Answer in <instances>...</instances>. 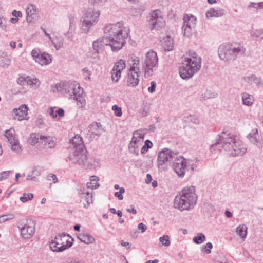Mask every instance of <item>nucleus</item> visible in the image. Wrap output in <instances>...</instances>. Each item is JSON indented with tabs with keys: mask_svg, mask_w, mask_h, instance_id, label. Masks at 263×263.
<instances>
[{
	"mask_svg": "<svg viewBox=\"0 0 263 263\" xmlns=\"http://www.w3.org/2000/svg\"><path fill=\"white\" fill-rule=\"evenodd\" d=\"M105 36L100 37L92 43L93 50L101 52L105 46L109 45L113 51H118L124 46L125 40L128 36L129 29L123 22H119L106 25L104 28Z\"/></svg>",
	"mask_w": 263,
	"mask_h": 263,
	"instance_id": "obj_1",
	"label": "nucleus"
},
{
	"mask_svg": "<svg viewBox=\"0 0 263 263\" xmlns=\"http://www.w3.org/2000/svg\"><path fill=\"white\" fill-rule=\"evenodd\" d=\"M219 145L230 156L244 155L247 152L246 145L237 137L223 133L219 135L216 142L212 146Z\"/></svg>",
	"mask_w": 263,
	"mask_h": 263,
	"instance_id": "obj_2",
	"label": "nucleus"
},
{
	"mask_svg": "<svg viewBox=\"0 0 263 263\" xmlns=\"http://www.w3.org/2000/svg\"><path fill=\"white\" fill-rule=\"evenodd\" d=\"M52 90L54 92L61 91L68 94V98L77 101V105L80 107H84L86 104L83 89L75 81L57 83L52 86Z\"/></svg>",
	"mask_w": 263,
	"mask_h": 263,
	"instance_id": "obj_3",
	"label": "nucleus"
},
{
	"mask_svg": "<svg viewBox=\"0 0 263 263\" xmlns=\"http://www.w3.org/2000/svg\"><path fill=\"white\" fill-rule=\"evenodd\" d=\"M197 199L195 187L192 185L186 186L175 196L173 206L175 209L180 211H190L194 208Z\"/></svg>",
	"mask_w": 263,
	"mask_h": 263,
	"instance_id": "obj_4",
	"label": "nucleus"
},
{
	"mask_svg": "<svg viewBox=\"0 0 263 263\" xmlns=\"http://www.w3.org/2000/svg\"><path fill=\"white\" fill-rule=\"evenodd\" d=\"M201 58L194 51H190L185 58L183 65L179 68L183 79H189L198 72L201 67Z\"/></svg>",
	"mask_w": 263,
	"mask_h": 263,
	"instance_id": "obj_5",
	"label": "nucleus"
},
{
	"mask_svg": "<svg viewBox=\"0 0 263 263\" xmlns=\"http://www.w3.org/2000/svg\"><path fill=\"white\" fill-rule=\"evenodd\" d=\"M218 55L221 60L229 63L235 60L238 56L244 52L243 48L236 43H225L218 48Z\"/></svg>",
	"mask_w": 263,
	"mask_h": 263,
	"instance_id": "obj_6",
	"label": "nucleus"
},
{
	"mask_svg": "<svg viewBox=\"0 0 263 263\" xmlns=\"http://www.w3.org/2000/svg\"><path fill=\"white\" fill-rule=\"evenodd\" d=\"M142 69L146 78L152 76L158 67V58L156 52L147 51L142 58Z\"/></svg>",
	"mask_w": 263,
	"mask_h": 263,
	"instance_id": "obj_7",
	"label": "nucleus"
},
{
	"mask_svg": "<svg viewBox=\"0 0 263 263\" xmlns=\"http://www.w3.org/2000/svg\"><path fill=\"white\" fill-rule=\"evenodd\" d=\"M73 239L69 235L62 233L56 236L52 242H50V249L54 252H62L73 245Z\"/></svg>",
	"mask_w": 263,
	"mask_h": 263,
	"instance_id": "obj_8",
	"label": "nucleus"
},
{
	"mask_svg": "<svg viewBox=\"0 0 263 263\" xmlns=\"http://www.w3.org/2000/svg\"><path fill=\"white\" fill-rule=\"evenodd\" d=\"M100 15V11L92 10L87 11L81 18V29L83 33H88L91 28L96 24Z\"/></svg>",
	"mask_w": 263,
	"mask_h": 263,
	"instance_id": "obj_9",
	"label": "nucleus"
},
{
	"mask_svg": "<svg viewBox=\"0 0 263 263\" xmlns=\"http://www.w3.org/2000/svg\"><path fill=\"white\" fill-rule=\"evenodd\" d=\"M177 157L175 153L168 148H164L161 151L157 158L159 170L162 172L167 170L168 163L176 160Z\"/></svg>",
	"mask_w": 263,
	"mask_h": 263,
	"instance_id": "obj_10",
	"label": "nucleus"
},
{
	"mask_svg": "<svg viewBox=\"0 0 263 263\" xmlns=\"http://www.w3.org/2000/svg\"><path fill=\"white\" fill-rule=\"evenodd\" d=\"M173 165L174 172L179 177H183L188 167L191 166L192 170H194L196 166L192 160L186 159L182 157H177Z\"/></svg>",
	"mask_w": 263,
	"mask_h": 263,
	"instance_id": "obj_11",
	"label": "nucleus"
},
{
	"mask_svg": "<svg viewBox=\"0 0 263 263\" xmlns=\"http://www.w3.org/2000/svg\"><path fill=\"white\" fill-rule=\"evenodd\" d=\"M68 158L74 164H78L84 168H92L93 164L88 161L86 154V150L83 149L82 151L74 150L72 154L70 155Z\"/></svg>",
	"mask_w": 263,
	"mask_h": 263,
	"instance_id": "obj_12",
	"label": "nucleus"
},
{
	"mask_svg": "<svg viewBox=\"0 0 263 263\" xmlns=\"http://www.w3.org/2000/svg\"><path fill=\"white\" fill-rule=\"evenodd\" d=\"M197 18L191 14H186L183 18L182 32L186 37H191L195 32Z\"/></svg>",
	"mask_w": 263,
	"mask_h": 263,
	"instance_id": "obj_13",
	"label": "nucleus"
},
{
	"mask_svg": "<svg viewBox=\"0 0 263 263\" xmlns=\"http://www.w3.org/2000/svg\"><path fill=\"white\" fill-rule=\"evenodd\" d=\"M144 136L140 130H137L133 133V138L129 144L128 148L130 153L138 156L139 148L142 145Z\"/></svg>",
	"mask_w": 263,
	"mask_h": 263,
	"instance_id": "obj_14",
	"label": "nucleus"
},
{
	"mask_svg": "<svg viewBox=\"0 0 263 263\" xmlns=\"http://www.w3.org/2000/svg\"><path fill=\"white\" fill-rule=\"evenodd\" d=\"M80 198V203L87 209L93 202V191L87 188L81 187L78 190Z\"/></svg>",
	"mask_w": 263,
	"mask_h": 263,
	"instance_id": "obj_15",
	"label": "nucleus"
},
{
	"mask_svg": "<svg viewBox=\"0 0 263 263\" xmlns=\"http://www.w3.org/2000/svg\"><path fill=\"white\" fill-rule=\"evenodd\" d=\"M152 29H158L165 24L164 16L162 12L159 10H155L151 13L149 20Z\"/></svg>",
	"mask_w": 263,
	"mask_h": 263,
	"instance_id": "obj_16",
	"label": "nucleus"
},
{
	"mask_svg": "<svg viewBox=\"0 0 263 263\" xmlns=\"http://www.w3.org/2000/svg\"><path fill=\"white\" fill-rule=\"evenodd\" d=\"M20 232V236L22 239H30L35 232V227L33 222L25 224L18 226Z\"/></svg>",
	"mask_w": 263,
	"mask_h": 263,
	"instance_id": "obj_17",
	"label": "nucleus"
},
{
	"mask_svg": "<svg viewBox=\"0 0 263 263\" xmlns=\"http://www.w3.org/2000/svg\"><path fill=\"white\" fill-rule=\"evenodd\" d=\"M28 107L25 104L21 105L18 108H14L12 111L14 118L19 121L28 120Z\"/></svg>",
	"mask_w": 263,
	"mask_h": 263,
	"instance_id": "obj_18",
	"label": "nucleus"
},
{
	"mask_svg": "<svg viewBox=\"0 0 263 263\" xmlns=\"http://www.w3.org/2000/svg\"><path fill=\"white\" fill-rule=\"evenodd\" d=\"M102 130L101 123L95 122L89 126L87 135L91 140L97 139L101 135Z\"/></svg>",
	"mask_w": 263,
	"mask_h": 263,
	"instance_id": "obj_19",
	"label": "nucleus"
},
{
	"mask_svg": "<svg viewBox=\"0 0 263 263\" xmlns=\"http://www.w3.org/2000/svg\"><path fill=\"white\" fill-rule=\"evenodd\" d=\"M31 56L35 62L41 65H46L49 64L48 54L45 52L41 53L39 50L33 49L31 52Z\"/></svg>",
	"mask_w": 263,
	"mask_h": 263,
	"instance_id": "obj_20",
	"label": "nucleus"
},
{
	"mask_svg": "<svg viewBox=\"0 0 263 263\" xmlns=\"http://www.w3.org/2000/svg\"><path fill=\"white\" fill-rule=\"evenodd\" d=\"M141 75L140 71H128L127 73V85L135 87L138 85L140 81Z\"/></svg>",
	"mask_w": 263,
	"mask_h": 263,
	"instance_id": "obj_21",
	"label": "nucleus"
},
{
	"mask_svg": "<svg viewBox=\"0 0 263 263\" xmlns=\"http://www.w3.org/2000/svg\"><path fill=\"white\" fill-rule=\"evenodd\" d=\"M68 19L69 22V29L64 34L66 38L71 41L74 37L75 33L76 19L74 16L72 14H69Z\"/></svg>",
	"mask_w": 263,
	"mask_h": 263,
	"instance_id": "obj_22",
	"label": "nucleus"
},
{
	"mask_svg": "<svg viewBox=\"0 0 263 263\" xmlns=\"http://www.w3.org/2000/svg\"><path fill=\"white\" fill-rule=\"evenodd\" d=\"M243 80L247 84L252 86L260 87L263 85L260 78L253 74L244 77Z\"/></svg>",
	"mask_w": 263,
	"mask_h": 263,
	"instance_id": "obj_23",
	"label": "nucleus"
},
{
	"mask_svg": "<svg viewBox=\"0 0 263 263\" xmlns=\"http://www.w3.org/2000/svg\"><path fill=\"white\" fill-rule=\"evenodd\" d=\"M71 148L74 150L82 151L84 148L82 138L79 135H76L70 141Z\"/></svg>",
	"mask_w": 263,
	"mask_h": 263,
	"instance_id": "obj_24",
	"label": "nucleus"
},
{
	"mask_svg": "<svg viewBox=\"0 0 263 263\" xmlns=\"http://www.w3.org/2000/svg\"><path fill=\"white\" fill-rule=\"evenodd\" d=\"M226 11L224 9L220 8H211L205 14L206 17L210 19L212 17H219L225 15Z\"/></svg>",
	"mask_w": 263,
	"mask_h": 263,
	"instance_id": "obj_25",
	"label": "nucleus"
},
{
	"mask_svg": "<svg viewBox=\"0 0 263 263\" xmlns=\"http://www.w3.org/2000/svg\"><path fill=\"white\" fill-rule=\"evenodd\" d=\"M26 20L28 22H32L37 18L36 7L32 4L27 6L26 9Z\"/></svg>",
	"mask_w": 263,
	"mask_h": 263,
	"instance_id": "obj_26",
	"label": "nucleus"
},
{
	"mask_svg": "<svg viewBox=\"0 0 263 263\" xmlns=\"http://www.w3.org/2000/svg\"><path fill=\"white\" fill-rule=\"evenodd\" d=\"M257 134L258 129L255 128L252 130L251 133L247 136V137L252 143L260 148L263 147V141L257 138Z\"/></svg>",
	"mask_w": 263,
	"mask_h": 263,
	"instance_id": "obj_27",
	"label": "nucleus"
},
{
	"mask_svg": "<svg viewBox=\"0 0 263 263\" xmlns=\"http://www.w3.org/2000/svg\"><path fill=\"white\" fill-rule=\"evenodd\" d=\"M140 59L138 57L132 56L128 61V71H140Z\"/></svg>",
	"mask_w": 263,
	"mask_h": 263,
	"instance_id": "obj_28",
	"label": "nucleus"
},
{
	"mask_svg": "<svg viewBox=\"0 0 263 263\" xmlns=\"http://www.w3.org/2000/svg\"><path fill=\"white\" fill-rule=\"evenodd\" d=\"M77 237L81 242L87 245L93 243L96 241L95 238L87 233H79L77 235Z\"/></svg>",
	"mask_w": 263,
	"mask_h": 263,
	"instance_id": "obj_29",
	"label": "nucleus"
},
{
	"mask_svg": "<svg viewBox=\"0 0 263 263\" xmlns=\"http://www.w3.org/2000/svg\"><path fill=\"white\" fill-rule=\"evenodd\" d=\"M241 96L243 105L248 107L253 105L254 102V98L253 95L245 92L241 94Z\"/></svg>",
	"mask_w": 263,
	"mask_h": 263,
	"instance_id": "obj_30",
	"label": "nucleus"
},
{
	"mask_svg": "<svg viewBox=\"0 0 263 263\" xmlns=\"http://www.w3.org/2000/svg\"><path fill=\"white\" fill-rule=\"evenodd\" d=\"M90 182H87L86 186H84V188H87L92 191L94 189L98 188L100 186V184L98 183L99 178L96 176H91L90 177Z\"/></svg>",
	"mask_w": 263,
	"mask_h": 263,
	"instance_id": "obj_31",
	"label": "nucleus"
},
{
	"mask_svg": "<svg viewBox=\"0 0 263 263\" xmlns=\"http://www.w3.org/2000/svg\"><path fill=\"white\" fill-rule=\"evenodd\" d=\"M162 45L164 50L171 51L174 47L173 39L170 36H166L162 40Z\"/></svg>",
	"mask_w": 263,
	"mask_h": 263,
	"instance_id": "obj_32",
	"label": "nucleus"
},
{
	"mask_svg": "<svg viewBox=\"0 0 263 263\" xmlns=\"http://www.w3.org/2000/svg\"><path fill=\"white\" fill-rule=\"evenodd\" d=\"M248 227L245 224L239 225L236 230V232L243 239H246L247 235Z\"/></svg>",
	"mask_w": 263,
	"mask_h": 263,
	"instance_id": "obj_33",
	"label": "nucleus"
},
{
	"mask_svg": "<svg viewBox=\"0 0 263 263\" xmlns=\"http://www.w3.org/2000/svg\"><path fill=\"white\" fill-rule=\"evenodd\" d=\"M9 143L10 144V147L12 151L16 153H19L21 152V146L20 144L18 137L15 139H13V140L12 141H9Z\"/></svg>",
	"mask_w": 263,
	"mask_h": 263,
	"instance_id": "obj_34",
	"label": "nucleus"
},
{
	"mask_svg": "<svg viewBox=\"0 0 263 263\" xmlns=\"http://www.w3.org/2000/svg\"><path fill=\"white\" fill-rule=\"evenodd\" d=\"M40 137H41V134L32 133L30 135L28 138V142L32 146L38 145L39 141L40 140Z\"/></svg>",
	"mask_w": 263,
	"mask_h": 263,
	"instance_id": "obj_35",
	"label": "nucleus"
},
{
	"mask_svg": "<svg viewBox=\"0 0 263 263\" xmlns=\"http://www.w3.org/2000/svg\"><path fill=\"white\" fill-rule=\"evenodd\" d=\"M52 43L57 50H59L63 47V38L61 36H53L52 40Z\"/></svg>",
	"mask_w": 263,
	"mask_h": 263,
	"instance_id": "obj_36",
	"label": "nucleus"
},
{
	"mask_svg": "<svg viewBox=\"0 0 263 263\" xmlns=\"http://www.w3.org/2000/svg\"><path fill=\"white\" fill-rule=\"evenodd\" d=\"M64 115L65 111L63 109L59 108L54 111L52 108L50 107V116L53 118L60 119L61 118L63 117Z\"/></svg>",
	"mask_w": 263,
	"mask_h": 263,
	"instance_id": "obj_37",
	"label": "nucleus"
},
{
	"mask_svg": "<svg viewBox=\"0 0 263 263\" xmlns=\"http://www.w3.org/2000/svg\"><path fill=\"white\" fill-rule=\"evenodd\" d=\"M40 84L39 80L36 78H30L28 77L27 85L33 89L37 88Z\"/></svg>",
	"mask_w": 263,
	"mask_h": 263,
	"instance_id": "obj_38",
	"label": "nucleus"
},
{
	"mask_svg": "<svg viewBox=\"0 0 263 263\" xmlns=\"http://www.w3.org/2000/svg\"><path fill=\"white\" fill-rule=\"evenodd\" d=\"M251 36L254 39H263V29H258L252 30L250 32Z\"/></svg>",
	"mask_w": 263,
	"mask_h": 263,
	"instance_id": "obj_39",
	"label": "nucleus"
},
{
	"mask_svg": "<svg viewBox=\"0 0 263 263\" xmlns=\"http://www.w3.org/2000/svg\"><path fill=\"white\" fill-rule=\"evenodd\" d=\"M5 135L9 142L17 138L14 129L12 128L6 130Z\"/></svg>",
	"mask_w": 263,
	"mask_h": 263,
	"instance_id": "obj_40",
	"label": "nucleus"
},
{
	"mask_svg": "<svg viewBox=\"0 0 263 263\" xmlns=\"http://www.w3.org/2000/svg\"><path fill=\"white\" fill-rule=\"evenodd\" d=\"M125 67V61L123 60H120L116 63L113 69L114 71L118 70L121 72Z\"/></svg>",
	"mask_w": 263,
	"mask_h": 263,
	"instance_id": "obj_41",
	"label": "nucleus"
},
{
	"mask_svg": "<svg viewBox=\"0 0 263 263\" xmlns=\"http://www.w3.org/2000/svg\"><path fill=\"white\" fill-rule=\"evenodd\" d=\"M48 138L49 137L47 136L41 135V137H40V140L39 141V144L37 145L39 148H43L45 147V146L48 143Z\"/></svg>",
	"mask_w": 263,
	"mask_h": 263,
	"instance_id": "obj_42",
	"label": "nucleus"
},
{
	"mask_svg": "<svg viewBox=\"0 0 263 263\" xmlns=\"http://www.w3.org/2000/svg\"><path fill=\"white\" fill-rule=\"evenodd\" d=\"M205 239V235L201 233H199L197 236L193 238V241L196 244H201L203 243Z\"/></svg>",
	"mask_w": 263,
	"mask_h": 263,
	"instance_id": "obj_43",
	"label": "nucleus"
},
{
	"mask_svg": "<svg viewBox=\"0 0 263 263\" xmlns=\"http://www.w3.org/2000/svg\"><path fill=\"white\" fill-rule=\"evenodd\" d=\"M14 215L13 214L9 213L6 215L0 216V224L4 223L10 220L13 219Z\"/></svg>",
	"mask_w": 263,
	"mask_h": 263,
	"instance_id": "obj_44",
	"label": "nucleus"
},
{
	"mask_svg": "<svg viewBox=\"0 0 263 263\" xmlns=\"http://www.w3.org/2000/svg\"><path fill=\"white\" fill-rule=\"evenodd\" d=\"M159 241L161 243L162 246L168 247L171 245L170 237L168 235H163L159 238Z\"/></svg>",
	"mask_w": 263,
	"mask_h": 263,
	"instance_id": "obj_45",
	"label": "nucleus"
},
{
	"mask_svg": "<svg viewBox=\"0 0 263 263\" xmlns=\"http://www.w3.org/2000/svg\"><path fill=\"white\" fill-rule=\"evenodd\" d=\"M152 146V142L149 140H146L145 141L144 145H143V146L141 147V153L142 154L146 153L147 152L148 148H151Z\"/></svg>",
	"mask_w": 263,
	"mask_h": 263,
	"instance_id": "obj_46",
	"label": "nucleus"
},
{
	"mask_svg": "<svg viewBox=\"0 0 263 263\" xmlns=\"http://www.w3.org/2000/svg\"><path fill=\"white\" fill-rule=\"evenodd\" d=\"M33 198V195L32 193H24L22 196L20 197V200L22 202H26L31 200Z\"/></svg>",
	"mask_w": 263,
	"mask_h": 263,
	"instance_id": "obj_47",
	"label": "nucleus"
},
{
	"mask_svg": "<svg viewBox=\"0 0 263 263\" xmlns=\"http://www.w3.org/2000/svg\"><path fill=\"white\" fill-rule=\"evenodd\" d=\"M111 73L112 81L116 82H118L121 77V72L118 70L114 71V69H112Z\"/></svg>",
	"mask_w": 263,
	"mask_h": 263,
	"instance_id": "obj_48",
	"label": "nucleus"
},
{
	"mask_svg": "<svg viewBox=\"0 0 263 263\" xmlns=\"http://www.w3.org/2000/svg\"><path fill=\"white\" fill-rule=\"evenodd\" d=\"M213 248V245L211 242H208L205 245L203 246L201 251L206 254H210L211 252V249Z\"/></svg>",
	"mask_w": 263,
	"mask_h": 263,
	"instance_id": "obj_49",
	"label": "nucleus"
},
{
	"mask_svg": "<svg viewBox=\"0 0 263 263\" xmlns=\"http://www.w3.org/2000/svg\"><path fill=\"white\" fill-rule=\"evenodd\" d=\"M0 28L5 31L7 30V21L2 16H0Z\"/></svg>",
	"mask_w": 263,
	"mask_h": 263,
	"instance_id": "obj_50",
	"label": "nucleus"
},
{
	"mask_svg": "<svg viewBox=\"0 0 263 263\" xmlns=\"http://www.w3.org/2000/svg\"><path fill=\"white\" fill-rule=\"evenodd\" d=\"M89 2L96 7H100L106 3V0H89Z\"/></svg>",
	"mask_w": 263,
	"mask_h": 263,
	"instance_id": "obj_51",
	"label": "nucleus"
},
{
	"mask_svg": "<svg viewBox=\"0 0 263 263\" xmlns=\"http://www.w3.org/2000/svg\"><path fill=\"white\" fill-rule=\"evenodd\" d=\"M112 109L114 111L115 115L118 117H121L122 115L121 108L117 105H114L112 107Z\"/></svg>",
	"mask_w": 263,
	"mask_h": 263,
	"instance_id": "obj_52",
	"label": "nucleus"
},
{
	"mask_svg": "<svg viewBox=\"0 0 263 263\" xmlns=\"http://www.w3.org/2000/svg\"><path fill=\"white\" fill-rule=\"evenodd\" d=\"M12 173L10 171H3L0 173V181L4 180L8 178L10 174Z\"/></svg>",
	"mask_w": 263,
	"mask_h": 263,
	"instance_id": "obj_53",
	"label": "nucleus"
},
{
	"mask_svg": "<svg viewBox=\"0 0 263 263\" xmlns=\"http://www.w3.org/2000/svg\"><path fill=\"white\" fill-rule=\"evenodd\" d=\"M125 191L124 187H121L119 192H116L115 193V196L117 197L120 200H123L124 197L122 194L125 193Z\"/></svg>",
	"mask_w": 263,
	"mask_h": 263,
	"instance_id": "obj_54",
	"label": "nucleus"
},
{
	"mask_svg": "<svg viewBox=\"0 0 263 263\" xmlns=\"http://www.w3.org/2000/svg\"><path fill=\"white\" fill-rule=\"evenodd\" d=\"M27 79H28V77H20L17 80V82L19 85H20L21 86H24L25 84H27Z\"/></svg>",
	"mask_w": 263,
	"mask_h": 263,
	"instance_id": "obj_55",
	"label": "nucleus"
},
{
	"mask_svg": "<svg viewBox=\"0 0 263 263\" xmlns=\"http://www.w3.org/2000/svg\"><path fill=\"white\" fill-rule=\"evenodd\" d=\"M187 118L189 121L195 124H198L199 123V120L195 116H190Z\"/></svg>",
	"mask_w": 263,
	"mask_h": 263,
	"instance_id": "obj_56",
	"label": "nucleus"
},
{
	"mask_svg": "<svg viewBox=\"0 0 263 263\" xmlns=\"http://www.w3.org/2000/svg\"><path fill=\"white\" fill-rule=\"evenodd\" d=\"M156 83L155 81L151 82V86L148 88V91L150 93H153L155 91Z\"/></svg>",
	"mask_w": 263,
	"mask_h": 263,
	"instance_id": "obj_57",
	"label": "nucleus"
},
{
	"mask_svg": "<svg viewBox=\"0 0 263 263\" xmlns=\"http://www.w3.org/2000/svg\"><path fill=\"white\" fill-rule=\"evenodd\" d=\"M83 71L84 74L85 79L86 80H90V79L91 72L88 70V69L87 68H84L83 69Z\"/></svg>",
	"mask_w": 263,
	"mask_h": 263,
	"instance_id": "obj_58",
	"label": "nucleus"
},
{
	"mask_svg": "<svg viewBox=\"0 0 263 263\" xmlns=\"http://www.w3.org/2000/svg\"><path fill=\"white\" fill-rule=\"evenodd\" d=\"M63 263H83V262L81 259L78 258H72L66 260V261Z\"/></svg>",
	"mask_w": 263,
	"mask_h": 263,
	"instance_id": "obj_59",
	"label": "nucleus"
},
{
	"mask_svg": "<svg viewBox=\"0 0 263 263\" xmlns=\"http://www.w3.org/2000/svg\"><path fill=\"white\" fill-rule=\"evenodd\" d=\"M138 229L141 230V233H144L147 230V227L143 223H139L138 225Z\"/></svg>",
	"mask_w": 263,
	"mask_h": 263,
	"instance_id": "obj_60",
	"label": "nucleus"
},
{
	"mask_svg": "<svg viewBox=\"0 0 263 263\" xmlns=\"http://www.w3.org/2000/svg\"><path fill=\"white\" fill-rule=\"evenodd\" d=\"M2 61L4 62V64L6 65H9L10 64L11 60L7 56L4 57L3 58Z\"/></svg>",
	"mask_w": 263,
	"mask_h": 263,
	"instance_id": "obj_61",
	"label": "nucleus"
},
{
	"mask_svg": "<svg viewBox=\"0 0 263 263\" xmlns=\"http://www.w3.org/2000/svg\"><path fill=\"white\" fill-rule=\"evenodd\" d=\"M126 211L129 213H132L133 214L137 213V210L134 208L133 205H131L129 208L126 209Z\"/></svg>",
	"mask_w": 263,
	"mask_h": 263,
	"instance_id": "obj_62",
	"label": "nucleus"
},
{
	"mask_svg": "<svg viewBox=\"0 0 263 263\" xmlns=\"http://www.w3.org/2000/svg\"><path fill=\"white\" fill-rule=\"evenodd\" d=\"M121 245L123 247H126L127 249H129L132 246V245L130 243H129L128 242H125L124 240L121 241Z\"/></svg>",
	"mask_w": 263,
	"mask_h": 263,
	"instance_id": "obj_63",
	"label": "nucleus"
},
{
	"mask_svg": "<svg viewBox=\"0 0 263 263\" xmlns=\"http://www.w3.org/2000/svg\"><path fill=\"white\" fill-rule=\"evenodd\" d=\"M12 15L15 17L17 18L18 17L22 16V13L20 11H16L15 10L12 11Z\"/></svg>",
	"mask_w": 263,
	"mask_h": 263,
	"instance_id": "obj_64",
	"label": "nucleus"
}]
</instances>
